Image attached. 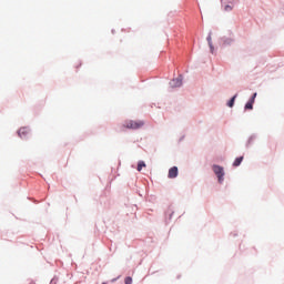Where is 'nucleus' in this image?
I'll use <instances>...</instances> for the list:
<instances>
[{"label":"nucleus","instance_id":"1","mask_svg":"<svg viewBox=\"0 0 284 284\" xmlns=\"http://www.w3.org/2000/svg\"><path fill=\"white\" fill-rule=\"evenodd\" d=\"M145 125V122L141 120H126L123 124V128L126 130H141Z\"/></svg>","mask_w":284,"mask_h":284},{"label":"nucleus","instance_id":"2","mask_svg":"<svg viewBox=\"0 0 284 284\" xmlns=\"http://www.w3.org/2000/svg\"><path fill=\"white\" fill-rule=\"evenodd\" d=\"M212 170L214 174L217 176L219 183H223L224 181L223 176H225V171L223 170V166L214 164L212 166Z\"/></svg>","mask_w":284,"mask_h":284},{"label":"nucleus","instance_id":"3","mask_svg":"<svg viewBox=\"0 0 284 284\" xmlns=\"http://www.w3.org/2000/svg\"><path fill=\"white\" fill-rule=\"evenodd\" d=\"M170 85L171 88H181L183 85V77L180 75L179 78L173 79L170 82Z\"/></svg>","mask_w":284,"mask_h":284},{"label":"nucleus","instance_id":"4","mask_svg":"<svg viewBox=\"0 0 284 284\" xmlns=\"http://www.w3.org/2000/svg\"><path fill=\"white\" fill-rule=\"evenodd\" d=\"M20 139H28L30 135V129L27 126L20 128L18 131Z\"/></svg>","mask_w":284,"mask_h":284},{"label":"nucleus","instance_id":"5","mask_svg":"<svg viewBox=\"0 0 284 284\" xmlns=\"http://www.w3.org/2000/svg\"><path fill=\"white\" fill-rule=\"evenodd\" d=\"M179 176V168L173 166L169 170V179H176Z\"/></svg>","mask_w":284,"mask_h":284},{"label":"nucleus","instance_id":"6","mask_svg":"<svg viewBox=\"0 0 284 284\" xmlns=\"http://www.w3.org/2000/svg\"><path fill=\"white\" fill-rule=\"evenodd\" d=\"M255 99H256V93H254L253 97L245 104V110H253L254 109V101H255Z\"/></svg>","mask_w":284,"mask_h":284},{"label":"nucleus","instance_id":"7","mask_svg":"<svg viewBox=\"0 0 284 284\" xmlns=\"http://www.w3.org/2000/svg\"><path fill=\"white\" fill-rule=\"evenodd\" d=\"M243 163V156L236 158L235 161L233 162V168H239Z\"/></svg>","mask_w":284,"mask_h":284},{"label":"nucleus","instance_id":"8","mask_svg":"<svg viewBox=\"0 0 284 284\" xmlns=\"http://www.w3.org/2000/svg\"><path fill=\"white\" fill-rule=\"evenodd\" d=\"M143 168H145V162L140 161V162L138 163V172H141V171L143 170Z\"/></svg>","mask_w":284,"mask_h":284},{"label":"nucleus","instance_id":"9","mask_svg":"<svg viewBox=\"0 0 284 284\" xmlns=\"http://www.w3.org/2000/svg\"><path fill=\"white\" fill-rule=\"evenodd\" d=\"M234 101H236V95H234L227 103L229 108H234Z\"/></svg>","mask_w":284,"mask_h":284},{"label":"nucleus","instance_id":"10","mask_svg":"<svg viewBox=\"0 0 284 284\" xmlns=\"http://www.w3.org/2000/svg\"><path fill=\"white\" fill-rule=\"evenodd\" d=\"M207 42L211 48V53L214 54V45L212 44V38H207Z\"/></svg>","mask_w":284,"mask_h":284},{"label":"nucleus","instance_id":"11","mask_svg":"<svg viewBox=\"0 0 284 284\" xmlns=\"http://www.w3.org/2000/svg\"><path fill=\"white\" fill-rule=\"evenodd\" d=\"M224 10H225V12H232V10H234V6L226 4L224 7Z\"/></svg>","mask_w":284,"mask_h":284},{"label":"nucleus","instance_id":"12","mask_svg":"<svg viewBox=\"0 0 284 284\" xmlns=\"http://www.w3.org/2000/svg\"><path fill=\"white\" fill-rule=\"evenodd\" d=\"M124 283L125 284H132V277H125V280H124Z\"/></svg>","mask_w":284,"mask_h":284}]
</instances>
